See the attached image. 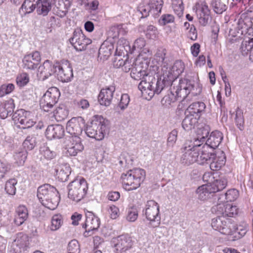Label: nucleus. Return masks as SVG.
I'll use <instances>...</instances> for the list:
<instances>
[{
  "instance_id": "obj_1",
  "label": "nucleus",
  "mask_w": 253,
  "mask_h": 253,
  "mask_svg": "<svg viewBox=\"0 0 253 253\" xmlns=\"http://www.w3.org/2000/svg\"><path fill=\"white\" fill-rule=\"evenodd\" d=\"M170 86V93L162 98L163 104L169 105L177 100H183L190 93L194 96L199 95L202 90L201 84L186 78L179 79L178 84L171 83Z\"/></svg>"
},
{
  "instance_id": "obj_2",
  "label": "nucleus",
  "mask_w": 253,
  "mask_h": 253,
  "mask_svg": "<svg viewBox=\"0 0 253 253\" xmlns=\"http://www.w3.org/2000/svg\"><path fill=\"white\" fill-rule=\"evenodd\" d=\"M164 78L162 72L160 78L154 71L148 72V75L144 77L143 81L140 82L138 86L146 99L150 100L155 94L158 95L169 88L171 83L168 79Z\"/></svg>"
},
{
  "instance_id": "obj_3",
  "label": "nucleus",
  "mask_w": 253,
  "mask_h": 253,
  "mask_svg": "<svg viewBox=\"0 0 253 253\" xmlns=\"http://www.w3.org/2000/svg\"><path fill=\"white\" fill-rule=\"evenodd\" d=\"M164 78L162 72L160 78L154 71L148 72V75L144 77L143 81L140 82L138 86L146 99L150 100L155 94L158 95L169 88L171 83L168 79Z\"/></svg>"
},
{
  "instance_id": "obj_4",
  "label": "nucleus",
  "mask_w": 253,
  "mask_h": 253,
  "mask_svg": "<svg viewBox=\"0 0 253 253\" xmlns=\"http://www.w3.org/2000/svg\"><path fill=\"white\" fill-rule=\"evenodd\" d=\"M37 197L43 206L51 210L57 208L60 201L57 189L48 184H43L38 188Z\"/></svg>"
},
{
  "instance_id": "obj_5",
  "label": "nucleus",
  "mask_w": 253,
  "mask_h": 253,
  "mask_svg": "<svg viewBox=\"0 0 253 253\" xmlns=\"http://www.w3.org/2000/svg\"><path fill=\"white\" fill-rule=\"evenodd\" d=\"M123 187L127 191L135 190L138 188L145 178V171L141 169L129 170L121 176Z\"/></svg>"
},
{
  "instance_id": "obj_6",
  "label": "nucleus",
  "mask_w": 253,
  "mask_h": 253,
  "mask_svg": "<svg viewBox=\"0 0 253 253\" xmlns=\"http://www.w3.org/2000/svg\"><path fill=\"white\" fill-rule=\"evenodd\" d=\"M211 225L215 230L224 235H233L238 230L237 225L234 221L225 216H217L212 218Z\"/></svg>"
},
{
  "instance_id": "obj_7",
  "label": "nucleus",
  "mask_w": 253,
  "mask_h": 253,
  "mask_svg": "<svg viewBox=\"0 0 253 253\" xmlns=\"http://www.w3.org/2000/svg\"><path fill=\"white\" fill-rule=\"evenodd\" d=\"M102 117H94V119L87 125L85 129L86 135L96 140H102L105 136L107 126Z\"/></svg>"
},
{
  "instance_id": "obj_8",
  "label": "nucleus",
  "mask_w": 253,
  "mask_h": 253,
  "mask_svg": "<svg viewBox=\"0 0 253 253\" xmlns=\"http://www.w3.org/2000/svg\"><path fill=\"white\" fill-rule=\"evenodd\" d=\"M68 197L76 202H79L85 196L88 190L86 180L83 178L76 179L68 185Z\"/></svg>"
},
{
  "instance_id": "obj_9",
  "label": "nucleus",
  "mask_w": 253,
  "mask_h": 253,
  "mask_svg": "<svg viewBox=\"0 0 253 253\" xmlns=\"http://www.w3.org/2000/svg\"><path fill=\"white\" fill-rule=\"evenodd\" d=\"M143 212L146 219L150 221L151 227L156 228L159 226L161 223L160 207L156 202L152 200L148 201Z\"/></svg>"
},
{
  "instance_id": "obj_10",
  "label": "nucleus",
  "mask_w": 253,
  "mask_h": 253,
  "mask_svg": "<svg viewBox=\"0 0 253 253\" xmlns=\"http://www.w3.org/2000/svg\"><path fill=\"white\" fill-rule=\"evenodd\" d=\"M184 70V64L181 61H176L172 66L164 65L162 68L164 78L168 79L171 83L178 84L177 78Z\"/></svg>"
},
{
  "instance_id": "obj_11",
  "label": "nucleus",
  "mask_w": 253,
  "mask_h": 253,
  "mask_svg": "<svg viewBox=\"0 0 253 253\" xmlns=\"http://www.w3.org/2000/svg\"><path fill=\"white\" fill-rule=\"evenodd\" d=\"M55 74L59 81L62 82H68L73 77V70L71 64L67 60H62L56 63Z\"/></svg>"
},
{
  "instance_id": "obj_12",
  "label": "nucleus",
  "mask_w": 253,
  "mask_h": 253,
  "mask_svg": "<svg viewBox=\"0 0 253 253\" xmlns=\"http://www.w3.org/2000/svg\"><path fill=\"white\" fill-rule=\"evenodd\" d=\"M69 41L76 50L80 51L84 50L86 46L91 43V40L87 38L79 29L75 30Z\"/></svg>"
},
{
  "instance_id": "obj_13",
  "label": "nucleus",
  "mask_w": 253,
  "mask_h": 253,
  "mask_svg": "<svg viewBox=\"0 0 253 253\" xmlns=\"http://www.w3.org/2000/svg\"><path fill=\"white\" fill-rule=\"evenodd\" d=\"M85 121L82 117H74L67 122L66 130L72 135L71 138L80 137L79 135L82 133Z\"/></svg>"
},
{
  "instance_id": "obj_14",
  "label": "nucleus",
  "mask_w": 253,
  "mask_h": 253,
  "mask_svg": "<svg viewBox=\"0 0 253 253\" xmlns=\"http://www.w3.org/2000/svg\"><path fill=\"white\" fill-rule=\"evenodd\" d=\"M117 253H123L130 249L133 245L131 237L127 234L118 236L113 240Z\"/></svg>"
},
{
  "instance_id": "obj_15",
  "label": "nucleus",
  "mask_w": 253,
  "mask_h": 253,
  "mask_svg": "<svg viewBox=\"0 0 253 253\" xmlns=\"http://www.w3.org/2000/svg\"><path fill=\"white\" fill-rule=\"evenodd\" d=\"M41 61V56L40 52L34 51L26 55L22 61L21 66L23 69L34 70L40 64Z\"/></svg>"
},
{
  "instance_id": "obj_16",
  "label": "nucleus",
  "mask_w": 253,
  "mask_h": 253,
  "mask_svg": "<svg viewBox=\"0 0 253 253\" xmlns=\"http://www.w3.org/2000/svg\"><path fill=\"white\" fill-rule=\"evenodd\" d=\"M85 221L83 225V227L85 229V232L84 233V236H90L89 234L91 232L96 231L100 226L99 218L95 216L93 212L87 211L85 213Z\"/></svg>"
},
{
  "instance_id": "obj_17",
  "label": "nucleus",
  "mask_w": 253,
  "mask_h": 253,
  "mask_svg": "<svg viewBox=\"0 0 253 253\" xmlns=\"http://www.w3.org/2000/svg\"><path fill=\"white\" fill-rule=\"evenodd\" d=\"M182 156L180 162L184 165L189 166L196 162L198 163V157L200 153L189 147L183 145L181 148Z\"/></svg>"
},
{
  "instance_id": "obj_18",
  "label": "nucleus",
  "mask_w": 253,
  "mask_h": 253,
  "mask_svg": "<svg viewBox=\"0 0 253 253\" xmlns=\"http://www.w3.org/2000/svg\"><path fill=\"white\" fill-rule=\"evenodd\" d=\"M56 72H57L56 63L52 64L49 60H47L39 67L37 75L39 80L43 81L53 74H55Z\"/></svg>"
},
{
  "instance_id": "obj_19",
  "label": "nucleus",
  "mask_w": 253,
  "mask_h": 253,
  "mask_svg": "<svg viewBox=\"0 0 253 253\" xmlns=\"http://www.w3.org/2000/svg\"><path fill=\"white\" fill-rule=\"evenodd\" d=\"M196 12L199 23L204 26L207 25L211 18V11L205 1H203L201 3H196Z\"/></svg>"
},
{
  "instance_id": "obj_20",
  "label": "nucleus",
  "mask_w": 253,
  "mask_h": 253,
  "mask_svg": "<svg viewBox=\"0 0 253 253\" xmlns=\"http://www.w3.org/2000/svg\"><path fill=\"white\" fill-rule=\"evenodd\" d=\"M115 91V87L112 85L101 89L98 96L99 104L105 106H109L111 103Z\"/></svg>"
},
{
  "instance_id": "obj_21",
  "label": "nucleus",
  "mask_w": 253,
  "mask_h": 253,
  "mask_svg": "<svg viewBox=\"0 0 253 253\" xmlns=\"http://www.w3.org/2000/svg\"><path fill=\"white\" fill-rule=\"evenodd\" d=\"M132 61L129 71H130L131 77L135 80L143 81L144 77L147 75L148 72L150 71L143 70L142 67L140 64H137V61L135 59H132Z\"/></svg>"
},
{
  "instance_id": "obj_22",
  "label": "nucleus",
  "mask_w": 253,
  "mask_h": 253,
  "mask_svg": "<svg viewBox=\"0 0 253 253\" xmlns=\"http://www.w3.org/2000/svg\"><path fill=\"white\" fill-rule=\"evenodd\" d=\"M65 130L61 125H52L48 126L45 132V136L48 139L53 138L60 139L64 135Z\"/></svg>"
},
{
  "instance_id": "obj_23",
  "label": "nucleus",
  "mask_w": 253,
  "mask_h": 253,
  "mask_svg": "<svg viewBox=\"0 0 253 253\" xmlns=\"http://www.w3.org/2000/svg\"><path fill=\"white\" fill-rule=\"evenodd\" d=\"M200 157H198V164L199 165H204L205 164H209L211 161L215 159V155H216L213 152H209L210 149L208 147V145H203L202 147Z\"/></svg>"
},
{
  "instance_id": "obj_24",
  "label": "nucleus",
  "mask_w": 253,
  "mask_h": 253,
  "mask_svg": "<svg viewBox=\"0 0 253 253\" xmlns=\"http://www.w3.org/2000/svg\"><path fill=\"white\" fill-rule=\"evenodd\" d=\"M185 117L182 122V126L186 131L194 129L198 125L199 117L194 116L185 111Z\"/></svg>"
},
{
  "instance_id": "obj_25",
  "label": "nucleus",
  "mask_w": 253,
  "mask_h": 253,
  "mask_svg": "<svg viewBox=\"0 0 253 253\" xmlns=\"http://www.w3.org/2000/svg\"><path fill=\"white\" fill-rule=\"evenodd\" d=\"M222 139V133L220 131L215 130L211 133L204 145H208L210 149H215L219 146Z\"/></svg>"
},
{
  "instance_id": "obj_26",
  "label": "nucleus",
  "mask_w": 253,
  "mask_h": 253,
  "mask_svg": "<svg viewBox=\"0 0 253 253\" xmlns=\"http://www.w3.org/2000/svg\"><path fill=\"white\" fill-rule=\"evenodd\" d=\"M71 139L72 140L70 141L72 143L70 145H68L67 152L70 156H75L79 152L83 150L84 147L81 143V139L80 137Z\"/></svg>"
},
{
  "instance_id": "obj_27",
  "label": "nucleus",
  "mask_w": 253,
  "mask_h": 253,
  "mask_svg": "<svg viewBox=\"0 0 253 253\" xmlns=\"http://www.w3.org/2000/svg\"><path fill=\"white\" fill-rule=\"evenodd\" d=\"M206 106L203 102H195L190 104L186 112L196 116L199 117L205 112Z\"/></svg>"
},
{
  "instance_id": "obj_28",
  "label": "nucleus",
  "mask_w": 253,
  "mask_h": 253,
  "mask_svg": "<svg viewBox=\"0 0 253 253\" xmlns=\"http://www.w3.org/2000/svg\"><path fill=\"white\" fill-rule=\"evenodd\" d=\"M211 188L209 185H203L199 186L196 191L198 198L203 201L208 200L214 194Z\"/></svg>"
},
{
  "instance_id": "obj_29",
  "label": "nucleus",
  "mask_w": 253,
  "mask_h": 253,
  "mask_svg": "<svg viewBox=\"0 0 253 253\" xmlns=\"http://www.w3.org/2000/svg\"><path fill=\"white\" fill-rule=\"evenodd\" d=\"M114 44L112 42L105 41L101 45L98 51V56L103 59H107L113 52Z\"/></svg>"
},
{
  "instance_id": "obj_30",
  "label": "nucleus",
  "mask_w": 253,
  "mask_h": 253,
  "mask_svg": "<svg viewBox=\"0 0 253 253\" xmlns=\"http://www.w3.org/2000/svg\"><path fill=\"white\" fill-rule=\"evenodd\" d=\"M60 95V93L59 89L56 87H52L47 90L42 98L55 104L57 102Z\"/></svg>"
},
{
  "instance_id": "obj_31",
  "label": "nucleus",
  "mask_w": 253,
  "mask_h": 253,
  "mask_svg": "<svg viewBox=\"0 0 253 253\" xmlns=\"http://www.w3.org/2000/svg\"><path fill=\"white\" fill-rule=\"evenodd\" d=\"M52 2L49 0H41L36 2L37 11L38 14L46 16L51 9Z\"/></svg>"
},
{
  "instance_id": "obj_32",
  "label": "nucleus",
  "mask_w": 253,
  "mask_h": 253,
  "mask_svg": "<svg viewBox=\"0 0 253 253\" xmlns=\"http://www.w3.org/2000/svg\"><path fill=\"white\" fill-rule=\"evenodd\" d=\"M132 59H126L124 60L121 56L118 55L115 56L113 59V65L115 67L118 68L122 67L123 70L125 72H128L130 71L131 66V62H132Z\"/></svg>"
},
{
  "instance_id": "obj_33",
  "label": "nucleus",
  "mask_w": 253,
  "mask_h": 253,
  "mask_svg": "<svg viewBox=\"0 0 253 253\" xmlns=\"http://www.w3.org/2000/svg\"><path fill=\"white\" fill-rule=\"evenodd\" d=\"M15 108L14 101L12 99H10L5 104V107L3 111L0 113V117L2 119H5L8 116H11L12 118L14 120V114L13 113Z\"/></svg>"
},
{
  "instance_id": "obj_34",
  "label": "nucleus",
  "mask_w": 253,
  "mask_h": 253,
  "mask_svg": "<svg viewBox=\"0 0 253 253\" xmlns=\"http://www.w3.org/2000/svg\"><path fill=\"white\" fill-rule=\"evenodd\" d=\"M17 226L22 225L28 217V211L26 206L20 205L17 210Z\"/></svg>"
},
{
  "instance_id": "obj_35",
  "label": "nucleus",
  "mask_w": 253,
  "mask_h": 253,
  "mask_svg": "<svg viewBox=\"0 0 253 253\" xmlns=\"http://www.w3.org/2000/svg\"><path fill=\"white\" fill-rule=\"evenodd\" d=\"M34 2L31 0H25L24 1L19 10V12L21 16L25 15L26 14L30 13L34 11L36 7V3H34Z\"/></svg>"
},
{
  "instance_id": "obj_36",
  "label": "nucleus",
  "mask_w": 253,
  "mask_h": 253,
  "mask_svg": "<svg viewBox=\"0 0 253 253\" xmlns=\"http://www.w3.org/2000/svg\"><path fill=\"white\" fill-rule=\"evenodd\" d=\"M227 184V180L224 177H221L219 179L214 180L211 185H209L210 187L212 188L211 190L213 193L220 191L224 189Z\"/></svg>"
},
{
  "instance_id": "obj_37",
  "label": "nucleus",
  "mask_w": 253,
  "mask_h": 253,
  "mask_svg": "<svg viewBox=\"0 0 253 253\" xmlns=\"http://www.w3.org/2000/svg\"><path fill=\"white\" fill-rule=\"evenodd\" d=\"M153 12V16L157 17L161 12L164 4L163 0H150L148 3Z\"/></svg>"
},
{
  "instance_id": "obj_38",
  "label": "nucleus",
  "mask_w": 253,
  "mask_h": 253,
  "mask_svg": "<svg viewBox=\"0 0 253 253\" xmlns=\"http://www.w3.org/2000/svg\"><path fill=\"white\" fill-rule=\"evenodd\" d=\"M204 142H205V137L202 136L200 137V136H199L194 142L186 141L184 145L189 147V148L199 152V151L202 149V147L204 145Z\"/></svg>"
},
{
  "instance_id": "obj_39",
  "label": "nucleus",
  "mask_w": 253,
  "mask_h": 253,
  "mask_svg": "<svg viewBox=\"0 0 253 253\" xmlns=\"http://www.w3.org/2000/svg\"><path fill=\"white\" fill-rule=\"evenodd\" d=\"M239 27L241 29V33L243 34L244 32L251 35L253 33V24L250 20L247 19L244 20H239Z\"/></svg>"
},
{
  "instance_id": "obj_40",
  "label": "nucleus",
  "mask_w": 253,
  "mask_h": 253,
  "mask_svg": "<svg viewBox=\"0 0 253 253\" xmlns=\"http://www.w3.org/2000/svg\"><path fill=\"white\" fill-rule=\"evenodd\" d=\"M71 173V168L68 165L61 167L59 170H57L58 178L62 182L66 181Z\"/></svg>"
},
{
  "instance_id": "obj_41",
  "label": "nucleus",
  "mask_w": 253,
  "mask_h": 253,
  "mask_svg": "<svg viewBox=\"0 0 253 253\" xmlns=\"http://www.w3.org/2000/svg\"><path fill=\"white\" fill-rule=\"evenodd\" d=\"M211 5L214 12L218 14H222L227 8V5L221 0H212Z\"/></svg>"
},
{
  "instance_id": "obj_42",
  "label": "nucleus",
  "mask_w": 253,
  "mask_h": 253,
  "mask_svg": "<svg viewBox=\"0 0 253 253\" xmlns=\"http://www.w3.org/2000/svg\"><path fill=\"white\" fill-rule=\"evenodd\" d=\"M68 115V111L64 106H59L53 111V116L58 122L65 120Z\"/></svg>"
},
{
  "instance_id": "obj_43",
  "label": "nucleus",
  "mask_w": 253,
  "mask_h": 253,
  "mask_svg": "<svg viewBox=\"0 0 253 253\" xmlns=\"http://www.w3.org/2000/svg\"><path fill=\"white\" fill-rule=\"evenodd\" d=\"M30 81V77L28 73L22 71L20 72L17 76V85L22 88L26 86Z\"/></svg>"
},
{
  "instance_id": "obj_44",
  "label": "nucleus",
  "mask_w": 253,
  "mask_h": 253,
  "mask_svg": "<svg viewBox=\"0 0 253 253\" xmlns=\"http://www.w3.org/2000/svg\"><path fill=\"white\" fill-rule=\"evenodd\" d=\"M253 46V38L249 39L248 41H243L240 47L241 53L243 56H246L250 52Z\"/></svg>"
},
{
  "instance_id": "obj_45",
  "label": "nucleus",
  "mask_w": 253,
  "mask_h": 253,
  "mask_svg": "<svg viewBox=\"0 0 253 253\" xmlns=\"http://www.w3.org/2000/svg\"><path fill=\"white\" fill-rule=\"evenodd\" d=\"M17 239H18L17 246H19V248L22 249L23 251H26L29 244V239L27 235L22 233H19L17 234Z\"/></svg>"
},
{
  "instance_id": "obj_46",
  "label": "nucleus",
  "mask_w": 253,
  "mask_h": 253,
  "mask_svg": "<svg viewBox=\"0 0 253 253\" xmlns=\"http://www.w3.org/2000/svg\"><path fill=\"white\" fill-rule=\"evenodd\" d=\"M235 122L237 127L241 130L244 128V118L242 109L237 108L235 111Z\"/></svg>"
},
{
  "instance_id": "obj_47",
  "label": "nucleus",
  "mask_w": 253,
  "mask_h": 253,
  "mask_svg": "<svg viewBox=\"0 0 253 253\" xmlns=\"http://www.w3.org/2000/svg\"><path fill=\"white\" fill-rule=\"evenodd\" d=\"M62 223V216L60 214H55L52 217L50 228L52 231H56L61 227Z\"/></svg>"
},
{
  "instance_id": "obj_48",
  "label": "nucleus",
  "mask_w": 253,
  "mask_h": 253,
  "mask_svg": "<svg viewBox=\"0 0 253 253\" xmlns=\"http://www.w3.org/2000/svg\"><path fill=\"white\" fill-rule=\"evenodd\" d=\"M36 145V138L34 136H28L26 137L22 144L23 147V150H32Z\"/></svg>"
},
{
  "instance_id": "obj_49",
  "label": "nucleus",
  "mask_w": 253,
  "mask_h": 253,
  "mask_svg": "<svg viewBox=\"0 0 253 253\" xmlns=\"http://www.w3.org/2000/svg\"><path fill=\"white\" fill-rule=\"evenodd\" d=\"M16 179H10L5 183V189L9 195H14L16 193Z\"/></svg>"
},
{
  "instance_id": "obj_50",
  "label": "nucleus",
  "mask_w": 253,
  "mask_h": 253,
  "mask_svg": "<svg viewBox=\"0 0 253 253\" xmlns=\"http://www.w3.org/2000/svg\"><path fill=\"white\" fill-rule=\"evenodd\" d=\"M227 203H220L215 205H214L211 209V211L213 213L221 215L220 216L224 215V211L225 210V207Z\"/></svg>"
},
{
  "instance_id": "obj_51",
  "label": "nucleus",
  "mask_w": 253,
  "mask_h": 253,
  "mask_svg": "<svg viewBox=\"0 0 253 253\" xmlns=\"http://www.w3.org/2000/svg\"><path fill=\"white\" fill-rule=\"evenodd\" d=\"M122 25H117L110 28L108 34L113 39L117 38L120 34H124V31L122 29Z\"/></svg>"
},
{
  "instance_id": "obj_52",
  "label": "nucleus",
  "mask_w": 253,
  "mask_h": 253,
  "mask_svg": "<svg viewBox=\"0 0 253 253\" xmlns=\"http://www.w3.org/2000/svg\"><path fill=\"white\" fill-rule=\"evenodd\" d=\"M80 245L77 240H71L68 245L67 253H80Z\"/></svg>"
},
{
  "instance_id": "obj_53",
  "label": "nucleus",
  "mask_w": 253,
  "mask_h": 253,
  "mask_svg": "<svg viewBox=\"0 0 253 253\" xmlns=\"http://www.w3.org/2000/svg\"><path fill=\"white\" fill-rule=\"evenodd\" d=\"M151 10L148 3L146 5L140 4L138 7V11L142 14V18L147 17L150 14L153 16V12Z\"/></svg>"
},
{
  "instance_id": "obj_54",
  "label": "nucleus",
  "mask_w": 253,
  "mask_h": 253,
  "mask_svg": "<svg viewBox=\"0 0 253 253\" xmlns=\"http://www.w3.org/2000/svg\"><path fill=\"white\" fill-rule=\"evenodd\" d=\"M172 5L173 10L179 16L182 15L184 6L182 0H173Z\"/></svg>"
},
{
  "instance_id": "obj_55",
  "label": "nucleus",
  "mask_w": 253,
  "mask_h": 253,
  "mask_svg": "<svg viewBox=\"0 0 253 253\" xmlns=\"http://www.w3.org/2000/svg\"><path fill=\"white\" fill-rule=\"evenodd\" d=\"M14 85L12 84H2L0 86V97L11 92L14 89Z\"/></svg>"
},
{
  "instance_id": "obj_56",
  "label": "nucleus",
  "mask_w": 253,
  "mask_h": 253,
  "mask_svg": "<svg viewBox=\"0 0 253 253\" xmlns=\"http://www.w3.org/2000/svg\"><path fill=\"white\" fill-rule=\"evenodd\" d=\"M41 151L43 157L48 160L52 159L56 156V152L50 150L48 147H43Z\"/></svg>"
},
{
  "instance_id": "obj_57",
  "label": "nucleus",
  "mask_w": 253,
  "mask_h": 253,
  "mask_svg": "<svg viewBox=\"0 0 253 253\" xmlns=\"http://www.w3.org/2000/svg\"><path fill=\"white\" fill-rule=\"evenodd\" d=\"M237 208L236 206H233L230 204H226L225 210L224 211V215L225 217H232L237 214Z\"/></svg>"
},
{
  "instance_id": "obj_58",
  "label": "nucleus",
  "mask_w": 253,
  "mask_h": 253,
  "mask_svg": "<svg viewBox=\"0 0 253 253\" xmlns=\"http://www.w3.org/2000/svg\"><path fill=\"white\" fill-rule=\"evenodd\" d=\"M33 122H30L29 120H25L24 121V124H21L23 125L22 126H18V129L17 130V133L19 135H22V133L27 134L28 133V130L33 125Z\"/></svg>"
},
{
  "instance_id": "obj_59",
  "label": "nucleus",
  "mask_w": 253,
  "mask_h": 253,
  "mask_svg": "<svg viewBox=\"0 0 253 253\" xmlns=\"http://www.w3.org/2000/svg\"><path fill=\"white\" fill-rule=\"evenodd\" d=\"M239 196L238 191L235 189L228 190L225 194V199L227 201H234L236 200Z\"/></svg>"
},
{
  "instance_id": "obj_60",
  "label": "nucleus",
  "mask_w": 253,
  "mask_h": 253,
  "mask_svg": "<svg viewBox=\"0 0 253 253\" xmlns=\"http://www.w3.org/2000/svg\"><path fill=\"white\" fill-rule=\"evenodd\" d=\"M177 130L173 129L169 134V136L167 139V145L168 146H173L177 140Z\"/></svg>"
},
{
  "instance_id": "obj_61",
  "label": "nucleus",
  "mask_w": 253,
  "mask_h": 253,
  "mask_svg": "<svg viewBox=\"0 0 253 253\" xmlns=\"http://www.w3.org/2000/svg\"><path fill=\"white\" fill-rule=\"evenodd\" d=\"M27 152L26 150H21L17 153V164L18 166L24 165L27 157Z\"/></svg>"
},
{
  "instance_id": "obj_62",
  "label": "nucleus",
  "mask_w": 253,
  "mask_h": 253,
  "mask_svg": "<svg viewBox=\"0 0 253 253\" xmlns=\"http://www.w3.org/2000/svg\"><path fill=\"white\" fill-rule=\"evenodd\" d=\"M61 7L57 8H53L55 14L61 18L65 16L68 13V9L70 7L67 6L66 4H61Z\"/></svg>"
},
{
  "instance_id": "obj_63",
  "label": "nucleus",
  "mask_w": 253,
  "mask_h": 253,
  "mask_svg": "<svg viewBox=\"0 0 253 253\" xmlns=\"http://www.w3.org/2000/svg\"><path fill=\"white\" fill-rule=\"evenodd\" d=\"M174 18L171 14H164L162 16L159 22L161 25H165L169 23H171L174 22Z\"/></svg>"
},
{
  "instance_id": "obj_64",
  "label": "nucleus",
  "mask_w": 253,
  "mask_h": 253,
  "mask_svg": "<svg viewBox=\"0 0 253 253\" xmlns=\"http://www.w3.org/2000/svg\"><path fill=\"white\" fill-rule=\"evenodd\" d=\"M129 101V96L127 94H122L120 102L119 104V107L122 110H125L127 108Z\"/></svg>"
}]
</instances>
